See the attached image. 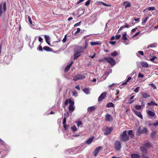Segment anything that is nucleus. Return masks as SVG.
Returning <instances> with one entry per match:
<instances>
[{"label":"nucleus","mask_w":158,"mask_h":158,"mask_svg":"<svg viewBox=\"0 0 158 158\" xmlns=\"http://www.w3.org/2000/svg\"><path fill=\"white\" fill-rule=\"evenodd\" d=\"M74 60H75L81 55V53L84 52V48L81 46H77L74 49Z\"/></svg>","instance_id":"1"},{"label":"nucleus","mask_w":158,"mask_h":158,"mask_svg":"<svg viewBox=\"0 0 158 158\" xmlns=\"http://www.w3.org/2000/svg\"><path fill=\"white\" fill-rule=\"evenodd\" d=\"M120 140L122 142H126L129 140V136L127 135L126 131H124L119 136Z\"/></svg>","instance_id":"2"},{"label":"nucleus","mask_w":158,"mask_h":158,"mask_svg":"<svg viewBox=\"0 0 158 158\" xmlns=\"http://www.w3.org/2000/svg\"><path fill=\"white\" fill-rule=\"evenodd\" d=\"M148 131V130L146 127H144L143 129L142 130L140 127H139L136 131V135L139 136L143 133H147Z\"/></svg>","instance_id":"3"},{"label":"nucleus","mask_w":158,"mask_h":158,"mask_svg":"<svg viewBox=\"0 0 158 158\" xmlns=\"http://www.w3.org/2000/svg\"><path fill=\"white\" fill-rule=\"evenodd\" d=\"M6 10V2H4L3 4L0 3V17L3 13H5Z\"/></svg>","instance_id":"4"},{"label":"nucleus","mask_w":158,"mask_h":158,"mask_svg":"<svg viewBox=\"0 0 158 158\" xmlns=\"http://www.w3.org/2000/svg\"><path fill=\"white\" fill-rule=\"evenodd\" d=\"M104 59L110 64L111 65H114L116 63L114 59L111 57H104Z\"/></svg>","instance_id":"5"},{"label":"nucleus","mask_w":158,"mask_h":158,"mask_svg":"<svg viewBox=\"0 0 158 158\" xmlns=\"http://www.w3.org/2000/svg\"><path fill=\"white\" fill-rule=\"evenodd\" d=\"M141 153L142 154L141 157L143 158L145 157L148 154V151L147 149L144 147L141 146L140 147Z\"/></svg>","instance_id":"6"},{"label":"nucleus","mask_w":158,"mask_h":158,"mask_svg":"<svg viewBox=\"0 0 158 158\" xmlns=\"http://www.w3.org/2000/svg\"><path fill=\"white\" fill-rule=\"evenodd\" d=\"M85 78V76L81 74H78L76 75L75 77L73 78V80L76 81L79 80H83Z\"/></svg>","instance_id":"7"},{"label":"nucleus","mask_w":158,"mask_h":158,"mask_svg":"<svg viewBox=\"0 0 158 158\" xmlns=\"http://www.w3.org/2000/svg\"><path fill=\"white\" fill-rule=\"evenodd\" d=\"M114 148L115 150L118 151L121 148V145L120 142L118 140H116L114 143Z\"/></svg>","instance_id":"8"},{"label":"nucleus","mask_w":158,"mask_h":158,"mask_svg":"<svg viewBox=\"0 0 158 158\" xmlns=\"http://www.w3.org/2000/svg\"><path fill=\"white\" fill-rule=\"evenodd\" d=\"M113 130V128L112 127H106L104 132V135H106L110 134Z\"/></svg>","instance_id":"9"},{"label":"nucleus","mask_w":158,"mask_h":158,"mask_svg":"<svg viewBox=\"0 0 158 158\" xmlns=\"http://www.w3.org/2000/svg\"><path fill=\"white\" fill-rule=\"evenodd\" d=\"M106 95V92H104L100 95L99 97L98 101V102H101L102 101L105 97Z\"/></svg>","instance_id":"10"},{"label":"nucleus","mask_w":158,"mask_h":158,"mask_svg":"<svg viewBox=\"0 0 158 158\" xmlns=\"http://www.w3.org/2000/svg\"><path fill=\"white\" fill-rule=\"evenodd\" d=\"M113 119V117L109 114H107L105 116V120L106 121L110 122Z\"/></svg>","instance_id":"11"},{"label":"nucleus","mask_w":158,"mask_h":158,"mask_svg":"<svg viewBox=\"0 0 158 158\" xmlns=\"http://www.w3.org/2000/svg\"><path fill=\"white\" fill-rule=\"evenodd\" d=\"M132 110L133 111V112L135 114L138 116L141 119H143V116L141 113V112L137 111L135 110L134 109H132Z\"/></svg>","instance_id":"12"},{"label":"nucleus","mask_w":158,"mask_h":158,"mask_svg":"<svg viewBox=\"0 0 158 158\" xmlns=\"http://www.w3.org/2000/svg\"><path fill=\"white\" fill-rule=\"evenodd\" d=\"M126 35H127V33H126V32L123 35L122 39L124 41H125L124 42V43L126 44H128V41L127 42L126 41V40L127 39V38L126 37Z\"/></svg>","instance_id":"13"},{"label":"nucleus","mask_w":158,"mask_h":158,"mask_svg":"<svg viewBox=\"0 0 158 158\" xmlns=\"http://www.w3.org/2000/svg\"><path fill=\"white\" fill-rule=\"evenodd\" d=\"M101 148V147L99 146L95 149L94 152V156H97V154L99 153L100 149Z\"/></svg>","instance_id":"14"},{"label":"nucleus","mask_w":158,"mask_h":158,"mask_svg":"<svg viewBox=\"0 0 158 158\" xmlns=\"http://www.w3.org/2000/svg\"><path fill=\"white\" fill-rule=\"evenodd\" d=\"M141 95L142 97L145 99H147L150 97V95L149 94L146 93H141Z\"/></svg>","instance_id":"15"},{"label":"nucleus","mask_w":158,"mask_h":158,"mask_svg":"<svg viewBox=\"0 0 158 158\" xmlns=\"http://www.w3.org/2000/svg\"><path fill=\"white\" fill-rule=\"evenodd\" d=\"M94 136H92L89 139H88L86 141V143L87 144H90L93 140L94 139Z\"/></svg>","instance_id":"16"},{"label":"nucleus","mask_w":158,"mask_h":158,"mask_svg":"<svg viewBox=\"0 0 158 158\" xmlns=\"http://www.w3.org/2000/svg\"><path fill=\"white\" fill-rule=\"evenodd\" d=\"M123 5H125V8L126 9L127 7H130L131 6V4L130 2L128 1H125L123 3Z\"/></svg>","instance_id":"17"},{"label":"nucleus","mask_w":158,"mask_h":158,"mask_svg":"<svg viewBox=\"0 0 158 158\" xmlns=\"http://www.w3.org/2000/svg\"><path fill=\"white\" fill-rule=\"evenodd\" d=\"M147 113L149 116L151 117H154L155 115V114L154 112L150 110L147 111Z\"/></svg>","instance_id":"18"},{"label":"nucleus","mask_w":158,"mask_h":158,"mask_svg":"<svg viewBox=\"0 0 158 158\" xmlns=\"http://www.w3.org/2000/svg\"><path fill=\"white\" fill-rule=\"evenodd\" d=\"M102 44L101 42L99 41L97 42H91L90 43V44L91 46H94L96 45H101Z\"/></svg>","instance_id":"19"},{"label":"nucleus","mask_w":158,"mask_h":158,"mask_svg":"<svg viewBox=\"0 0 158 158\" xmlns=\"http://www.w3.org/2000/svg\"><path fill=\"white\" fill-rule=\"evenodd\" d=\"M97 3L98 4H102L103 6H111V5L110 4H107L104 2H97Z\"/></svg>","instance_id":"20"},{"label":"nucleus","mask_w":158,"mask_h":158,"mask_svg":"<svg viewBox=\"0 0 158 158\" xmlns=\"http://www.w3.org/2000/svg\"><path fill=\"white\" fill-rule=\"evenodd\" d=\"M95 109L96 108L94 106H92L88 107L87 110L88 111L91 112L92 111H94Z\"/></svg>","instance_id":"21"},{"label":"nucleus","mask_w":158,"mask_h":158,"mask_svg":"<svg viewBox=\"0 0 158 158\" xmlns=\"http://www.w3.org/2000/svg\"><path fill=\"white\" fill-rule=\"evenodd\" d=\"M141 65L142 67L144 68H148L149 67L148 64L146 62H143L141 63Z\"/></svg>","instance_id":"22"},{"label":"nucleus","mask_w":158,"mask_h":158,"mask_svg":"<svg viewBox=\"0 0 158 158\" xmlns=\"http://www.w3.org/2000/svg\"><path fill=\"white\" fill-rule=\"evenodd\" d=\"M131 158H140V156L137 154H133L131 155Z\"/></svg>","instance_id":"23"},{"label":"nucleus","mask_w":158,"mask_h":158,"mask_svg":"<svg viewBox=\"0 0 158 158\" xmlns=\"http://www.w3.org/2000/svg\"><path fill=\"white\" fill-rule=\"evenodd\" d=\"M114 106V105L112 102H109L107 104L106 107L108 108L111 107H113Z\"/></svg>","instance_id":"24"},{"label":"nucleus","mask_w":158,"mask_h":158,"mask_svg":"<svg viewBox=\"0 0 158 158\" xmlns=\"http://www.w3.org/2000/svg\"><path fill=\"white\" fill-rule=\"evenodd\" d=\"M44 37L46 40V42L47 43V44L50 45V39L49 38V37L48 36L46 35H44Z\"/></svg>","instance_id":"25"},{"label":"nucleus","mask_w":158,"mask_h":158,"mask_svg":"<svg viewBox=\"0 0 158 158\" xmlns=\"http://www.w3.org/2000/svg\"><path fill=\"white\" fill-rule=\"evenodd\" d=\"M128 134L130 135V137L132 138H133L134 137V135L132 133V131L130 130L128 131Z\"/></svg>","instance_id":"26"},{"label":"nucleus","mask_w":158,"mask_h":158,"mask_svg":"<svg viewBox=\"0 0 158 158\" xmlns=\"http://www.w3.org/2000/svg\"><path fill=\"white\" fill-rule=\"evenodd\" d=\"M43 49L47 52H51L52 51L51 48L48 46H45L43 48Z\"/></svg>","instance_id":"27"},{"label":"nucleus","mask_w":158,"mask_h":158,"mask_svg":"<svg viewBox=\"0 0 158 158\" xmlns=\"http://www.w3.org/2000/svg\"><path fill=\"white\" fill-rule=\"evenodd\" d=\"M143 146L147 148H148L151 146V143L149 142H147L145 144H143Z\"/></svg>","instance_id":"28"},{"label":"nucleus","mask_w":158,"mask_h":158,"mask_svg":"<svg viewBox=\"0 0 158 158\" xmlns=\"http://www.w3.org/2000/svg\"><path fill=\"white\" fill-rule=\"evenodd\" d=\"M148 9L149 11L153 10L155 9V7L154 6L150 7L146 9H145L143 11L144 12L146 10Z\"/></svg>","instance_id":"29"},{"label":"nucleus","mask_w":158,"mask_h":158,"mask_svg":"<svg viewBox=\"0 0 158 158\" xmlns=\"http://www.w3.org/2000/svg\"><path fill=\"white\" fill-rule=\"evenodd\" d=\"M156 133L155 131H153L151 134V137L152 139H154L156 137Z\"/></svg>","instance_id":"30"},{"label":"nucleus","mask_w":158,"mask_h":158,"mask_svg":"<svg viewBox=\"0 0 158 158\" xmlns=\"http://www.w3.org/2000/svg\"><path fill=\"white\" fill-rule=\"evenodd\" d=\"M118 53L117 52L114 51L111 53V55L112 56L114 57L118 55Z\"/></svg>","instance_id":"31"},{"label":"nucleus","mask_w":158,"mask_h":158,"mask_svg":"<svg viewBox=\"0 0 158 158\" xmlns=\"http://www.w3.org/2000/svg\"><path fill=\"white\" fill-rule=\"evenodd\" d=\"M149 18L148 17H146L145 18V19H144V20L142 22V24L143 25H144L145 24V23H146V22H147V21L148 20V19Z\"/></svg>","instance_id":"32"},{"label":"nucleus","mask_w":158,"mask_h":158,"mask_svg":"<svg viewBox=\"0 0 158 158\" xmlns=\"http://www.w3.org/2000/svg\"><path fill=\"white\" fill-rule=\"evenodd\" d=\"M83 91L86 94H89V89L88 88H85L83 89Z\"/></svg>","instance_id":"33"},{"label":"nucleus","mask_w":158,"mask_h":158,"mask_svg":"<svg viewBox=\"0 0 158 158\" xmlns=\"http://www.w3.org/2000/svg\"><path fill=\"white\" fill-rule=\"evenodd\" d=\"M147 104L148 105L151 106V105H155V106H158V105L157 103L153 102H150L148 103Z\"/></svg>","instance_id":"34"},{"label":"nucleus","mask_w":158,"mask_h":158,"mask_svg":"<svg viewBox=\"0 0 158 158\" xmlns=\"http://www.w3.org/2000/svg\"><path fill=\"white\" fill-rule=\"evenodd\" d=\"M109 74V72H106V73L104 74L102 76V77H103L104 79H105L106 77L108 76Z\"/></svg>","instance_id":"35"},{"label":"nucleus","mask_w":158,"mask_h":158,"mask_svg":"<svg viewBox=\"0 0 158 158\" xmlns=\"http://www.w3.org/2000/svg\"><path fill=\"white\" fill-rule=\"evenodd\" d=\"M135 108L137 110H140L141 109V106L139 105H136L135 106Z\"/></svg>","instance_id":"36"},{"label":"nucleus","mask_w":158,"mask_h":158,"mask_svg":"<svg viewBox=\"0 0 158 158\" xmlns=\"http://www.w3.org/2000/svg\"><path fill=\"white\" fill-rule=\"evenodd\" d=\"M69 109L70 111H73L74 110L75 108L73 106H69Z\"/></svg>","instance_id":"37"},{"label":"nucleus","mask_w":158,"mask_h":158,"mask_svg":"<svg viewBox=\"0 0 158 158\" xmlns=\"http://www.w3.org/2000/svg\"><path fill=\"white\" fill-rule=\"evenodd\" d=\"M70 67H71V66H70V65H67V66H66L64 69V71L65 72H66L68 71L69 70V69H70Z\"/></svg>","instance_id":"38"},{"label":"nucleus","mask_w":158,"mask_h":158,"mask_svg":"<svg viewBox=\"0 0 158 158\" xmlns=\"http://www.w3.org/2000/svg\"><path fill=\"white\" fill-rule=\"evenodd\" d=\"M69 106H73L74 105V102L73 101H72L70 99H69Z\"/></svg>","instance_id":"39"},{"label":"nucleus","mask_w":158,"mask_h":158,"mask_svg":"<svg viewBox=\"0 0 158 158\" xmlns=\"http://www.w3.org/2000/svg\"><path fill=\"white\" fill-rule=\"evenodd\" d=\"M71 130L73 131H75L77 130V128L75 126H73L71 127Z\"/></svg>","instance_id":"40"},{"label":"nucleus","mask_w":158,"mask_h":158,"mask_svg":"<svg viewBox=\"0 0 158 158\" xmlns=\"http://www.w3.org/2000/svg\"><path fill=\"white\" fill-rule=\"evenodd\" d=\"M81 29L80 28H77V30L74 33V35H76L77 34L80 32Z\"/></svg>","instance_id":"41"},{"label":"nucleus","mask_w":158,"mask_h":158,"mask_svg":"<svg viewBox=\"0 0 158 158\" xmlns=\"http://www.w3.org/2000/svg\"><path fill=\"white\" fill-rule=\"evenodd\" d=\"M156 45L155 44H151L148 46L147 47V48H148L150 47V48L155 47H156Z\"/></svg>","instance_id":"42"},{"label":"nucleus","mask_w":158,"mask_h":158,"mask_svg":"<svg viewBox=\"0 0 158 158\" xmlns=\"http://www.w3.org/2000/svg\"><path fill=\"white\" fill-rule=\"evenodd\" d=\"M144 77V75L143 74H142L141 73H139L138 75V77L139 78L140 77L141 78H143Z\"/></svg>","instance_id":"43"},{"label":"nucleus","mask_w":158,"mask_h":158,"mask_svg":"<svg viewBox=\"0 0 158 158\" xmlns=\"http://www.w3.org/2000/svg\"><path fill=\"white\" fill-rule=\"evenodd\" d=\"M90 2H91V0H88L85 3V5L86 6H87L89 5V4H90Z\"/></svg>","instance_id":"44"},{"label":"nucleus","mask_w":158,"mask_h":158,"mask_svg":"<svg viewBox=\"0 0 158 158\" xmlns=\"http://www.w3.org/2000/svg\"><path fill=\"white\" fill-rule=\"evenodd\" d=\"M140 31H139V32H138L137 33H136L135 34L133 35L132 36L133 38H135L140 33Z\"/></svg>","instance_id":"45"},{"label":"nucleus","mask_w":158,"mask_h":158,"mask_svg":"<svg viewBox=\"0 0 158 158\" xmlns=\"http://www.w3.org/2000/svg\"><path fill=\"white\" fill-rule=\"evenodd\" d=\"M155 59H157V57L156 56H154L152 58H151L150 60L151 61H154Z\"/></svg>","instance_id":"46"},{"label":"nucleus","mask_w":158,"mask_h":158,"mask_svg":"<svg viewBox=\"0 0 158 158\" xmlns=\"http://www.w3.org/2000/svg\"><path fill=\"white\" fill-rule=\"evenodd\" d=\"M69 103V99H67L66 100L65 102H64V104L65 105H67L68 103Z\"/></svg>","instance_id":"47"},{"label":"nucleus","mask_w":158,"mask_h":158,"mask_svg":"<svg viewBox=\"0 0 158 158\" xmlns=\"http://www.w3.org/2000/svg\"><path fill=\"white\" fill-rule=\"evenodd\" d=\"M129 102H128V103L130 104H132L134 102V100H132V99H130L129 98Z\"/></svg>","instance_id":"48"},{"label":"nucleus","mask_w":158,"mask_h":158,"mask_svg":"<svg viewBox=\"0 0 158 158\" xmlns=\"http://www.w3.org/2000/svg\"><path fill=\"white\" fill-rule=\"evenodd\" d=\"M28 18L29 23L31 24L32 25V22L31 17L29 16H28Z\"/></svg>","instance_id":"49"},{"label":"nucleus","mask_w":158,"mask_h":158,"mask_svg":"<svg viewBox=\"0 0 158 158\" xmlns=\"http://www.w3.org/2000/svg\"><path fill=\"white\" fill-rule=\"evenodd\" d=\"M67 40L66 35H65L64 36V38H63L62 42L63 43H65Z\"/></svg>","instance_id":"50"},{"label":"nucleus","mask_w":158,"mask_h":158,"mask_svg":"<svg viewBox=\"0 0 158 158\" xmlns=\"http://www.w3.org/2000/svg\"><path fill=\"white\" fill-rule=\"evenodd\" d=\"M38 50L40 51H43L42 47L41 45L39 46V48H37Z\"/></svg>","instance_id":"51"},{"label":"nucleus","mask_w":158,"mask_h":158,"mask_svg":"<svg viewBox=\"0 0 158 158\" xmlns=\"http://www.w3.org/2000/svg\"><path fill=\"white\" fill-rule=\"evenodd\" d=\"M139 87H137L134 90V91L135 92V93H138L139 91Z\"/></svg>","instance_id":"52"},{"label":"nucleus","mask_w":158,"mask_h":158,"mask_svg":"<svg viewBox=\"0 0 158 158\" xmlns=\"http://www.w3.org/2000/svg\"><path fill=\"white\" fill-rule=\"evenodd\" d=\"M150 85H151L154 89H156V85L153 83L151 84Z\"/></svg>","instance_id":"53"},{"label":"nucleus","mask_w":158,"mask_h":158,"mask_svg":"<svg viewBox=\"0 0 158 158\" xmlns=\"http://www.w3.org/2000/svg\"><path fill=\"white\" fill-rule=\"evenodd\" d=\"M156 123H153L152 124L155 127L156 126L158 125V121H156Z\"/></svg>","instance_id":"54"},{"label":"nucleus","mask_w":158,"mask_h":158,"mask_svg":"<svg viewBox=\"0 0 158 158\" xmlns=\"http://www.w3.org/2000/svg\"><path fill=\"white\" fill-rule=\"evenodd\" d=\"M121 37L120 35H115L116 39L117 40L119 39Z\"/></svg>","instance_id":"55"},{"label":"nucleus","mask_w":158,"mask_h":158,"mask_svg":"<svg viewBox=\"0 0 158 158\" xmlns=\"http://www.w3.org/2000/svg\"><path fill=\"white\" fill-rule=\"evenodd\" d=\"M38 40H39V42H43V39L42 37H39L38 38Z\"/></svg>","instance_id":"56"},{"label":"nucleus","mask_w":158,"mask_h":158,"mask_svg":"<svg viewBox=\"0 0 158 158\" xmlns=\"http://www.w3.org/2000/svg\"><path fill=\"white\" fill-rule=\"evenodd\" d=\"M123 26L125 28H129L130 27L129 25L127 23H125Z\"/></svg>","instance_id":"57"},{"label":"nucleus","mask_w":158,"mask_h":158,"mask_svg":"<svg viewBox=\"0 0 158 158\" xmlns=\"http://www.w3.org/2000/svg\"><path fill=\"white\" fill-rule=\"evenodd\" d=\"M116 43V41H110L109 42L110 44H112V45H114V44H115Z\"/></svg>","instance_id":"58"},{"label":"nucleus","mask_w":158,"mask_h":158,"mask_svg":"<svg viewBox=\"0 0 158 158\" xmlns=\"http://www.w3.org/2000/svg\"><path fill=\"white\" fill-rule=\"evenodd\" d=\"M138 53L142 56L144 55V53L143 51H140L138 52Z\"/></svg>","instance_id":"59"},{"label":"nucleus","mask_w":158,"mask_h":158,"mask_svg":"<svg viewBox=\"0 0 158 158\" xmlns=\"http://www.w3.org/2000/svg\"><path fill=\"white\" fill-rule=\"evenodd\" d=\"M66 123V118L65 117H64L63 120V124H65Z\"/></svg>","instance_id":"60"},{"label":"nucleus","mask_w":158,"mask_h":158,"mask_svg":"<svg viewBox=\"0 0 158 158\" xmlns=\"http://www.w3.org/2000/svg\"><path fill=\"white\" fill-rule=\"evenodd\" d=\"M80 23H81V22H79L78 23H76L74 25V27L79 26L80 24Z\"/></svg>","instance_id":"61"},{"label":"nucleus","mask_w":158,"mask_h":158,"mask_svg":"<svg viewBox=\"0 0 158 158\" xmlns=\"http://www.w3.org/2000/svg\"><path fill=\"white\" fill-rule=\"evenodd\" d=\"M82 124V123L81 122V121L78 122L77 123V126L78 127L80 125H81Z\"/></svg>","instance_id":"62"},{"label":"nucleus","mask_w":158,"mask_h":158,"mask_svg":"<svg viewBox=\"0 0 158 158\" xmlns=\"http://www.w3.org/2000/svg\"><path fill=\"white\" fill-rule=\"evenodd\" d=\"M125 28V27L124 26L121 27L118 30V31L122 30L123 28Z\"/></svg>","instance_id":"63"},{"label":"nucleus","mask_w":158,"mask_h":158,"mask_svg":"<svg viewBox=\"0 0 158 158\" xmlns=\"http://www.w3.org/2000/svg\"><path fill=\"white\" fill-rule=\"evenodd\" d=\"M75 88L76 89H77L78 90H80V88L79 86H78V85L76 86L75 87Z\"/></svg>","instance_id":"64"}]
</instances>
